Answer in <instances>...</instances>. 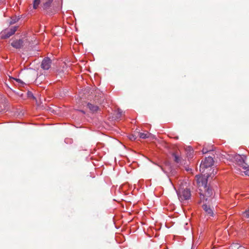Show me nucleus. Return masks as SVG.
<instances>
[{"label": "nucleus", "instance_id": "nucleus-9", "mask_svg": "<svg viewBox=\"0 0 249 249\" xmlns=\"http://www.w3.org/2000/svg\"><path fill=\"white\" fill-rule=\"evenodd\" d=\"M202 208L206 213V215L208 218L213 217V212L212 208L206 204H203Z\"/></svg>", "mask_w": 249, "mask_h": 249}, {"label": "nucleus", "instance_id": "nucleus-18", "mask_svg": "<svg viewBox=\"0 0 249 249\" xmlns=\"http://www.w3.org/2000/svg\"><path fill=\"white\" fill-rule=\"evenodd\" d=\"M212 150H213V148L212 147H210L208 149L206 148V147H204L202 149V152L203 154H206L207 152L211 151Z\"/></svg>", "mask_w": 249, "mask_h": 249}, {"label": "nucleus", "instance_id": "nucleus-2", "mask_svg": "<svg viewBox=\"0 0 249 249\" xmlns=\"http://www.w3.org/2000/svg\"><path fill=\"white\" fill-rule=\"evenodd\" d=\"M229 160L240 167L244 169H246L248 168L247 164L245 162V160L246 157L244 155L234 154L229 155Z\"/></svg>", "mask_w": 249, "mask_h": 249}, {"label": "nucleus", "instance_id": "nucleus-24", "mask_svg": "<svg viewBox=\"0 0 249 249\" xmlns=\"http://www.w3.org/2000/svg\"><path fill=\"white\" fill-rule=\"evenodd\" d=\"M160 168L161 169L162 171L164 172V173H166V171L165 170V169L164 168H163L162 167H161L160 166H159Z\"/></svg>", "mask_w": 249, "mask_h": 249}, {"label": "nucleus", "instance_id": "nucleus-15", "mask_svg": "<svg viewBox=\"0 0 249 249\" xmlns=\"http://www.w3.org/2000/svg\"><path fill=\"white\" fill-rule=\"evenodd\" d=\"M40 0H34L33 2V8L34 9H36L38 8L39 5L40 4Z\"/></svg>", "mask_w": 249, "mask_h": 249}, {"label": "nucleus", "instance_id": "nucleus-1", "mask_svg": "<svg viewBox=\"0 0 249 249\" xmlns=\"http://www.w3.org/2000/svg\"><path fill=\"white\" fill-rule=\"evenodd\" d=\"M229 160L240 167L244 169H246L248 168L247 164L245 162V160L246 157L244 155L234 154L229 155Z\"/></svg>", "mask_w": 249, "mask_h": 249}, {"label": "nucleus", "instance_id": "nucleus-12", "mask_svg": "<svg viewBox=\"0 0 249 249\" xmlns=\"http://www.w3.org/2000/svg\"><path fill=\"white\" fill-rule=\"evenodd\" d=\"M87 107L92 112L96 111L99 108L98 106L92 105L90 103H88Z\"/></svg>", "mask_w": 249, "mask_h": 249}, {"label": "nucleus", "instance_id": "nucleus-11", "mask_svg": "<svg viewBox=\"0 0 249 249\" xmlns=\"http://www.w3.org/2000/svg\"><path fill=\"white\" fill-rule=\"evenodd\" d=\"M229 249H247L243 246H240L237 243H234L230 246Z\"/></svg>", "mask_w": 249, "mask_h": 249}, {"label": "nucleus", "instance_id": "nucleus-23", "mask_svg": "<svg viewBox=\"0 0 249 249\" xmlns=\"http://www.w3.org/2000/svg\"><path fill=\"white\" fill-rule=\"evenodd\" d=\"M130 139L131 140H135L136 138L134 136L132 135L130 138Z\"/></svg>", "mask_w": 249, "mask_h": 249}, {"label": "nucleus", "instance_id": "nucleus-7", "mask_svg": "<svg viewBox=\"0 0 249 249\" xmlns=\"http://www.w3.org/2000/svg\"><path fill=\"white\" fill-rule=\"evenodd\" d=\"M17 30V27L14 26L12 27L11 28L7 29L2 33L1 35L2 38H7L12 36L15 34L16 31Z\"/></svg>", "mask_w": 249, "mask_h": 249}, {"label": "nucleus", "instance_id": "nucleus-22", "mask_svg": "<svg viewBox=\"0 0 249 249\" xmlns=\"http://www.w3.org/2000/svg\"><path fill=\"white\" fill-rule=\"evenodd\" d=\"M122 113V111H121V109H118V115H119V117H120V116L121 115V114Z\"/></svg>", "mask_w": 249, "mask_h": 249}, {"label": "nucleus", "instance_id": "nucleus-17", "mask_svg": "<svg viewBox=\"0 0 249 249\" xmlns=\"http://www.w3.org/2000/svg\"><path fill=\"white\" fill-rule=\"evenodd\" d=\"M173 156L174 158V160L177 163H179L180 162V157L178 156L176 154L174 153Z\"/></svg>", "mask_w": 249, "mask_h": 249}, {"label": "nucleus", "instance_id": "nucleus-3", "mask_svg": "<svg viewBox=\"0 0 249 249\" xmlns=\"http://www.w3.org/2000/svg\"><path fill=\"white\" fill-rule=\"evenodd\" d=\"M178 199L180 201L188 200L191 197V192L189 189H184L180 187L178 190H176Z\"/></svg>", "mask_w": 249, "mask_h": 249}, {"label": "nucleus", "instance_id": "nucleus-6", "mask_svg": "<svg viewBox=\"0 0 249 249\" xmlns=\"http://www.w3.org/2000/svg\"><path fill=\"white\" fill-rule=\"evenodd\" d=\"M53 0H43L41 7L44 11H45L47 14H51L52 13L51 11L52 3Z\"/></svg>", "mask_w": 249, "mask_h": 249}, {"label": "nucleus", "instance_id": "nucleus-8", "mask_svg": "<svg viewBox=\"0 0 249 249\" xmlns=\"http://www.w3.org/2000/svg\"><path fill=\"white\" fill-rule=\"evenodd\" d=\"M52 60L49 57H45L42 61L41 67L44 70H48L51 67Z\"/></svg>", "mask_w": 249, "mask_h": 249}, {"label": "nucleus", "instance_id": "nucleus-10", "mask_svg": "<svg viewBox=\"0 0 249 249\" xmlns=\"http://www.w3.org/2000/svg\"><path fill=\"white\" fill-rule=\"evenodd\" d=\"M23 40L19 39L18 40H14L11 43V45L13 47H14L16 49H19L23 46Z\"/></svg>", "mask_w": 249, "mask_h": 249}, {"label": "nucleus", "instance_id": "nucleus-19", "mask_svg": "<svg viewBox=\"0 0 249 249\" xmlns=\"http://www.w3.org/2000/svg\"><path fill=\"white\" fill-rule=\"evenodd\" d=\"M243 216L245 218H249V209L247 211H246L243 213Z\"/></svg>", "mask_w": 249, "mask_h": 249}, {"label": "nucleus", "instance_id": "nucleus-14", "mask_svg": "<svg viewBox=\"0 0 249 249\" xmlns=\"http://www.w3.org/2000/svg\"><path fill=\"white\" fill-rule=\"evenodd\" d=\"M150 135V134L148 132H147V133L140 132L139 133V136L142 139H146L147 138H148L149 137Z\"/></svg>", "mask_w": 249, "mask_h": 249}, {"label": "nucleus", "instance_id": "nucleus-13", "mask_svg": "<svg viewBox=\"0 0 249 249\" xmlns=\"http://www.w3.org/2000/svg\"><path fill=\"white\" fill-rule=\"evenodd\" d=\"M204 189L205 191V196H206L207 197L210 196L211 195H212L213 191L211 189H210L207 187L206 189Z\"/></svg>", "mask_w": 249, "mask_h": 249}, {"label": "nucleus", "instance_id": "nucleus-20", "mask_svg": "<svg viewBox=\"0 0 249 249\" xmlns=\"http://www.w3.org/2000/svg\"><path fill=\"white\" fill-rule=\"evenodd\" d=\"M9 77V79L10 80H15V81L18 82L19 83H20L21 84H23V82L21 80H20L19 79L15 78H13V77H11L10 76Z\"/></svg>", "mask_w": 249, "mask_h": 249}, {"label": "nucleus", "instance_id": "nucleus-16", "mask_svg": "<svg viewBox=\"0 0 249 249\" xmlns=\"http://www.w3.org/2000/svg\"><path fill=\"white\" fill-rule=\"evenodd\" d=\"M200 200L201 202H204V201H207V198H205V197H207L206 196H205V194H203L202 193L200 192Z\"/></svg>", "mask_w": 249, "mask_h": 249}, {"label": "nucleus", "instance_id": "nucleus-4", "mask_svg": "<svg viewBox=\"0 0 249 249\" xmlns=\"http://www.w3.org/2000/svg\"><path fill=\"white\" fill-rule=\"evenodd\" d=\"M213 160L211 157L206 158L204 160H202L200 165V171L204 173L206 169L211 167L213 165Z\"/></svg>", "mask_w": 249, "mask_h": 249}, {"label": "nucleus", "instance_id": "nucleus-25", "mask_svg": "<svg viewBox=\"0 0 249 249\" xmlns=\"http://www.w3.org/2000/svg\"><path fill=\"white\" fill-rule=\"evenodd\" d=\"M2 0H0V3L2 2Z\"/></svg>", "mask_w": 249, "mask_h": 249}, {"label": "nucleus", "instance_id": "nucleus-21", "mask_svg": "<svg viewBox=\"0 0 249 249\" xmlns=\"http://www.w3.org/2000/svg\"><path fill=\"white\" fill-rule=\"evenodd\" d=\"M247 167H248V168L245 169L246 171H244V173L246 175H248L249 176V166L247 165Z\"/></svg>", "mask_w": 249, "mask_h": 249}, {"label": "nucleus", "instance_id": "nucleus-5", "mask_svg": "<svg viewBox=\"0 0 249 249\" xmlns=\"http://www.w3.org/2000/svg\"><path fill=\"white\" fill-rule=\"evenodd\" d=\"M209 175H197L196 176V181L199 187H202L206 189L207 186L208 178Z\"/></svg>", "mask_w": 249, "mask_h": 249}]
</instances>
